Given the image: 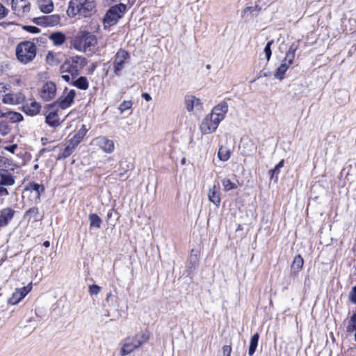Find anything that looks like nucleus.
Returning <instances> with one entry per match:
<instances>
[{
  "label": "nucleus",
  "instance_id": "obj_1",
  "mask_svg": "<svg viewBox=\"0 0 356 356\" xmlns=\"http://www.w3.org/2000/svg\"><path fill=\"white\" fill-rule=\"evenodd\" d=\"M95 12V3L92 0H71L67 13L70 17L76 15L89 17Z\"/></svg>",
  "mask_w": 356,
  "mask_h": 356
},
{
  "label": "nucleus",
  "instance_id": "obj_2",
  "mask_svg": "<svg viewBox=\"0 0 356 356\" xmlns=\"http://www.w3.org/2000/svg\"><path fill=\"white\" fill-rule=\"evenodd\" d=\"M149 337V332L145 330L136 333L132 337L126 338L120 350L121 355L124 356L131 353L136 349L146 343Z\"/></svg>",
  "mask_w": 356,
  "mask_h": 356
},
{
  "label": "nucleus",
  "instance_id": "obj_3",
  "mask_svg": "<svg viewBox=\"0 0 356 356\" xmlns=\"http://www.w3.org/2000/svg\"><path fill=\"white\" fill-rule=\"evenodd\" d=\"M97 44L96 36L88 31H81L72 40V46L77 51L86 52Z\"/></svg>",
  "mask_w": 356,
  "mask_h": 356
},
{
  "label": "nucleus",
  "instance_id": "obj_4",
  "mask_svg": "<svg viewBox=\"0 0 356 356\" xmlns=\"http://www.w3.org/2000/svg\"><path fill=\"white\" fill-rule=\"evenodd\" d=\"M36 46L30 41L22 42L16 48V56L24 64L32 61L36 56Z\"/></svg>",
  "mask_w": 356,
  "mask_h": 356
},
{
  "label": "nucleus",
  "instance_id": "obj_5",
  "mask_svg": "<svg viewBox=\"0 0 356 356\" xmlns=\"http://www.w3.org/2000/svg\"><path fill=\"white\" fill-rule=\"evenodd\" d=\"M125 9L126 6L122 3L111 7L104 18V24L108 26L115 24L123 16Z\"/></svg>",
  "mask_w": 356,
  "mask_h": 356
},
{
  "label": "nucleus",
  "instance_id": "obj_6",
  "mask_svg": "<svg viewBox=\"0 0 356 356\" xmlns=\"http://www.w3.org/2000/svg\"><path fill=\"white\" fill-rule=\"evenodd\" d=\"M130 58L129 52L123 49H120L114 56L113 72L114 74L120 76L124 67L125 64Z\"/></svg>",
  "mask_w": 356,
  "mask_h": 356
},
{
  "label": "nucleus",
  "instance_id": "obj_7",
  "mask_svg": "<svg viewBox=\"0 0 356 356\" xmlns=\"http://www.w3.org/2000/svg\"><path fill=\"white\" fill-rule=\"evenodd\" d=\"M86 63L84 57L76 56L72 58L71 64H65L63 68H67L72 75H78L79 70L83 69Z\"/></svg>",
  "mask_w": 356,
  "mask_h": 356
},
{
  "label": "nucleus",
  "instance_id": "obj_8",
  "mask_svg": "<svg viewBox=\"0 0 356 356\" xmlns=\"http://www.w3.org/2000/svg\"><path fill=\"white\" fill-rule=\"evenodd\" d=\"M219 123L217 120L209 114L203 119L200 124L201 132L203 134H211L216 130Z\"/></svg>",
  "mask_w": 356,
  "mask_h": 356
},
{
  "label": "nucleus",
  "instance_id": "obj_9",
  "mask_svg": "<svg viewBox=\"0 0 356 356\" xmlns=\"http://www.w3.org/2000/svg\"><path fill=\"white\" fill-rule=\"evenodd\" d=\"M75 95L76 93L74 90L66 88L55 104H58L61 108L65 109L73 103Z\"/></svg>",
  "mask_w": 356,
  "mask_h": 356
},
{
  "label": "nucleus",
  "instance_id": "obj_10",
  "mask_svg": "<svg viewBox=\"0 0 356 356\" xmlns=\"http://www.w3.org/2000/svg\"><path fill=\"white\" fill-rule=\"evenodd\" d=\"M11 6L14 13L18 16H24L30 11L29 0H13Z\"/></svg>",
  "mask_w": 356,
  "mask_h": 356
},
{
  "label": "nucleus",
  "instance_id": "obj_11",
  "mask_svg": "<svg viewBox=\"0 0 356 356\" xmlns=\"http://www.w3.org/2000/svg\"><path fill=\"white\" fill-rule=\"evenodd\" d=\"M95 145L106 154L112 153L115 149L114 142L106 136H99L94 139Z\"/></svg>",
  "mask_w": 356,
  "mask_h": 356
},
{
  "label": "nucleus",
  "instance_id": "obj_12",
  "mask_svg": "<svg viewBox=\"0 0 356 356\" xmlns=\"http://www.w3.org/2000/svg\"><path fill=\"white\" fill-rule=\"evenodd\" d=\"M56 93V86L52 81L45 83L40 90V96L44 101L54 99Z\"/></svg>",
  "mask_w": 356,
  "mask_h": 356
},
{
  "label": "nucleus",
  "instance_id": "obj_13",
  "mask_svg": "<svg viewBox=\"0 0 356 356\" xmlns=\"http://www.w3.org/2000/svg\"><path fill=\"white\" fill-rule=\"evenodd\" d=\"M34 22L40 26H53L60 22V17L57 15L38 17L35 18Z\"/></svg>",
  "mask_w": 356,
  "mask_h": 356
},
{
  "label": "nucleus",
  "instance_id": "obj_14",
  "mask_svg": "<svg viewBox=\"0 0 356 356\" xmlns=\"http://www.w3.org/2000/svg\"><path fill=\"white\" fill-rule=\"evenodd\" d=\"M25 96L22 92H7L3 95L2 102L6 104L16 105L22 103Z\"/></svg>",
  "mask_w": 356,
  "mask_h": 356
},
{
  "label": "nucleus",
  "instance_id": "obj_15",
  "mask_svg": "<svg viewBox=\"0 0 356 356\" xmlns=\"http://www.w3.org/2000/svg\"><path fill=\"white\" fill-rule=\"evenodd\" d=\"M185 106L188 112L194 110L201 111L202 108V103L200 99L193 95H187L185 97Z\"/></svg>",
  "mask_w": 356,
  "mask_h": 356
},
{
  "label": "nucleus",
  "instance_id": "obj_16",
  "mask_svg": "<svg viewBox=\"0 0 356 356\" xmlns=\"http://www.w3.org/2000/svg\"><path fill=\"white\" fill-rule=\"evenodd\" d=\"M228 110V106L226 102H221L216 106L211 111L210 115L213 116L219 122L224 120L225 114Z\"/></svg>",
  "mask_w": 356,
  "mask_h": 356
},
{
  "label": "nucleus",
  "instance_id": "obj_17",
  "mask_svg": "<svg viewBox=\"0 0 356 356\" xmlns=\"http://www.w3.org/2000/svg\"><path fill=\"white\" fill-rule=\"evenodd\" d=\"M22 108L26 114L34 116L40 112L41 106L36 101L30 99L25 102Z\"/></svg>",
  "mask_w": 356,
  "mask_h": 356
},
{
  "label": "nucleus",
  "instance_id": "obj_18",
  "mask_svg": "<svg viewBox=\"0 0 356 356\" xmlns=\"http://www.w3.org/2000/svg\"><path fill=\"white\" fill-rule=\"evenodd\" d=\"M15 211L10 207L2 209L0 212V226H6L10 221Z\"/></svg>",
  "mask_w": 356,
  "mask_h": 356
},
{
  "label": "nucleus",
  "instance_id": "obj_19",
  "mask_svg": "<svg viewBox=\"0 0 356 356\" xmlns=\"http://www.w3.org/2000/svg\"><path fill=\"white\" fill-rule=\"evenodd\" d=\"M46 122L51 127H58L60 124V118L56 111H49L46 115Z\"/></svg>",
  "mask_w": 356,
  "mask_h": 356
},
{
  "label": "nucleus",
  "instance_id": "obj_20",
  "mask_svg": "<svg viewBox=\"0 0 356 356\" xmlns=\"http://www.w3.org/2000/svg\"><path fill=\"white\" fill-rule=\"evenodd\" d=\"M303 264L304 261L302 257L299 254L296 256L291 266V274L296 276L302 269Z\"/></svg>",
  "mask_w": 356,
  "mask_h": 356
},
{
  "label": "nucleus",
  "instance_id": "obj_21",
  "mask_svg": "<svg viewBox=\"0 0 356 356\" xmlns=\"http://www.w3.org/2000/svg\"><path fill=\"white\" fill-rule=\"evenodd\" d=\"M0 184L5 186H13L15 184L14 177L6 170L0 172Z\"/></svg>",
  "mask_w": 356,
  "mask_h": 356
},
{
  "label": "nucleus",
  "instance_id": "obj_22",
  "mask_svg": "<svg viewBox=\"0 0 356 356\" xmlns=\"http://www.w3.org/2000/svg\"><path fill=\"white\" fill-rule=\"evenodd\" d=\"M208 197L209 201L216 206H218L220 204L221 199L220 197V193L216 186H213L212 188L209 189Z\"/></svg>",
  "mask_w": 356,
  "mask_h": 356
},
{
  "label": "nucleus",
  "instance_id": "obj_23",
  "mask_svg": "<svg viewBox=\"0 0 356 356\" xmlns=\"http://www.w3.org/2000/svg\"><path fill=\"white\" fill-rule=\"evenodd\" d=\"M49 38L54 44L57 46L63 44L66 40V36L62 32H54L49 35Z\"/></svg>",
  "mask_w": 356,
  "mask_h": 356
},
{
  "label": "nucleus",
  "instance_id": "obj_24",
  "mask_svg": "<svg viewBox=\"0 0 356 356\" xmlns=\"http://www.w3.org/2000/svg\"><path fill=\"white\" fill-rule=\"evenodd\" d=\"M83 130H80L72 138H71L69 141V143L71 145H73L74 147L76 148V147L79 144V143L81 141V140L83 138V137L86 135V129L85 128V125L82 126Z\"/></svg>",
  "mask_w": 356,
  "mask_h": 356
},
{
  "label": "nucleus",
  "instance_id": "obj_25",
  "mask_svg": "<svg viewBox=\"0 0 356 356\" xmlns=\"http://www.w3.org/2000/svg\"><path fill=\"white\" fill-rule=\"evenodd\" d=\"M346 330L348 334L354 333L355 341L356 342V313L350 316Z\"/></svg>",
  "mask_w": 356,
  "mask_h": 356
},
{
  "label": "nucleus",
  "instance_id": "obj_26",
  "mask_svg": "<svg viewBox=\"0 0 356 356\" xmlns=\"http://www.w3.org/2000/svg\"><path fill=\"white\" fill-rule=\"evenodd\" d=\"M39 6L40 10L44 13H49L54 10V3L51 0H40Z\"/></svg>",
  "mask_w": 356,
  "mask_h": 356
},
{
  "label": "nucleus",
  "instance_id": "obj_27",
  "mask_svg": "<svg viewBox=\"0 0 356 356\" xmlns=\"http://www.w3.org/2000/svg\"><path fill=\"white\" fill-rule=\"evenodd\" d=\"M2 117L9 119L12 122H19L23 120V115L17 112L9 111L1 114Z\"/></svg>",
  "mask_w": 356,
  "mask_h": 356
},
{
  "label": "nucleus",
  "instance_id": "obj_28",
  "mask_svg": "<svg viewBox=\"0 0 356 356\" xmlns=\"http://www.w3.org/2000/svg\"><path fill=\"white\" fill-rule=\"evenodd\" d=\"M72 85L83 90H87L89 86L88 79L85 76H80L79 78L74 79Z\"/></svg>",
  "mask_w": 356,
  "mask_h": 356
},
{
  "label": "nucleus",
  "instance_id": "obj_29",
  "mask_svg": "<svg viewBox=\"0 0 356 356\" xmlns=\"http://www.w3.org/2000/svg\"><path fill=\"white\" fill-rule=\"evenodd\" d=\"M259 338V336L258 333H255L251 337L250 342L249 350H248V354H249L250 356H252L254 354L255 350H256L257 347Z\"/></svg>",
  "mask_w": 356,
  "mask_h": 356
},
{
  "label": "nucleus",
  "instance_id": "obj_30",
  "mask_svg": "<svg viewBox=\"0 0 356 356\" xmlns=\"http://www.w3.org/2000/svg\"><path fill=\"white\" fill-rule=\"evenodd\" d=\"M75 147L70 143L62 150L58 156L57 159H64L70 156L74 151Z\"/></svg>",
  "mask_w": 356,
  "mask_h": 356
},
{
  "label": "nucleus",
  "instance_id": "obj_31",
  "mask_svg": "<svg viewBox=\"0 0 356 356\" xmlns=\"http://www.w3.org/2000/svg\"><path fill=\"white\" fill-rule=\"evenodd\" d=\"M283 166H284V160H281L273 169L269 170L268 173L270 175V179H275V181H277L278 174L280 173V169Z\"/></svg>",
  "mask_w": 356,
  "mask_h": 356
},
{
  "label": "nucleus",
  "instance_id": "obj_32",
  "mask_svg": "<svg viewBox=\"0 0 356 356\" xmlns=\"http://www.w3.org/2000/svg\"><path fill=\"white\" fill-rule=\"evenodd\" d=\"M90 226L95 228H100L102 225L101 218L96 213L89 215Z\"/></svg>",
  "mask_w": 356,
  "mask_h": 356
},
{
  "label": "nucleus",
  "instance_id": "obj_33",
  "mask_svg": "<svg viewBox=\"0 0 356 356\" xmlns=\"http://www.w3.org/2000/svg\"><path fill=\"white\" fill-rule=\"evenodd\" d=\"M218 156L220 161H226L230 157V151L227 147L221 146L219 148Z\"/></svg>",
  "mask_w": 356,
  "mask_h": 356
},
{
  "label": "nucleus",
  "instance_id": "obj_34",
  "mask_svg": "<svg viewBox=\"0 0 356 356\" xmlns=\"http://www.w3.org/2000/svg\"><path fill=\"white\" fill-rule=\"evenodd\" d=\"M287 70L288 68L286 64H281L275 72L274 76L276 79L281 81L284 79V74Z\"/></svg>",
  "mask_w": 356,
  "mask_h": 356
},
{
  "label": "nucleus",
  "instance_id": "obj_35",
  "mask_svg": "<svg viewBox=\"0 0 356 356\" xmlns=\"http://www.w3.org/2000/svg\"><path fill=\"white\" fill-rule=\"evenodd\" d=\"M22 299V296L19 294V291L16 289L12 296L8 300V303L14 305L17 304Z\"/></svg>",
  "mask_w": 356,
  "mask_h": 356
},
{
  "label": "nucleus",
  "instance_id": "obj_36",
  "mask_svg": "<svg viewBox=\"0 0 356 356\" xmlns=\"http://www.w3.org/2000/svg\"><path fill=\"white\" fill-rule=\"evenodd\" d=\"M299 47V42H293L289 48V50L286 51V55L289 56V58L293 57L295 58L296 51Z\"/></svg>",
  "mask_w": 356,
  "mask_h": 356
},
{
  "label": "nucleus",
  "instance_id": "obj_37",
  "mask_svg": "<svg viewBox=\"0 0 356 356\" xmlns=\"http://www.w3.org/2000/svg\"><path fill=\"white\" fill-rule=\"evenodd\" d=\"M29 187L30 189H32L37 192L38 198L42 193L44 192V186L42 184H39L35 182L30 183L29 184Z\"/></svg>",
  "mask_w": 356,
  "mask_h": 356
},
{
  "label": "nucleus",
  "instance_id": "obj_38",
  "mask_svg": "<svg viewBox=\"0 0 356 356\" xmlns=\"http://www.w3.org/2000/svg\"><path fill=\"white\" fill-rule=\"evenodd\" d=\"M10 131V128L8 122L5 121L0 122V134L3 136L8 135Z\"/></svg>",
  "mask_w": 356,
  "mask_h": 356
},
{
  "label": "nucleus",
  "instance_id": "obj_39",
  "mask_svg": "<svg viewBox=\"0 0 356 356\" xmlns=\"http://www.w3.org/2000/svg\"><path fill=\"white\" fill-rule=\"evenodd\" d=\"M222 184L223 189L227 191L236 188V185L229 179H222Z\"/></svg>",
  "mask_w": 356,
  "mask_h": 356
},
{
  "label": "nucleus",
  "instance_id": "obj_40",
  "mask_svg": "<svg viewBox=\"0 0 356 356\" xmlns=\"http://www.w3.org/2000/svg\"><path fill=\"white\" fill-rule=\"evenodd\" d=\"M133 102L131 100L124 101L119 106V110L121 113H123L132 107Z\"/></svg>",
  "mask_w": 356,
  "mask_h": 356
},
{
  "label": "nucleus",
  "instance_id": "obj_41",
  "mask_svg": "<svg viewBox=\"0 0 356 356\" xmlns=\"http://www.w3.org/2000/svg\"><path fill=\"white\" fill-rule=\"evenodd\" d=\"M39 213V210L37 207H32L29 209L25 213V217L29 218V219L31 218H35Z\"/></svg>",
  "mask_w": 356,
  "mask_h": 356
},
{
  "label": "nucleus",
  "instance_id": "obj_42",
  "mask_svg": "<svg viewBox=\"0 0 356 356\" xmlns=\"http://www.w3.org/2000/svg\"><path fill=\"white\" fill-rule=\"evenodd\" d=\"M32 289V284L29 283L27 286H24L22 288L17 289L18 291H19V294L22 296V298H24Z\"/></svg>",
  "mask_w": 356,
  "mask_h": 356
},
{
  "label": "nucleus",
  "instance_id": "obj_43",
  "mask_svg": "<svg viewBox=\"0 0 356 356\" xmlns=\"http://www.w3.org/2000/svg\"><path fill=\"white\" fill-rule=\"evenodd\" d=\"M273 42V40L268 41L264 48V53H265V55H266V59L268 61L270 59V57H271L272 52H271L270 47H271Z\"/></svg>",
  "mask_w": 356,
  "mask_h": 356
},
{
  "label": "nucleus",
  "instance_id": "obj_44",
  "mask_svg": "<svg viewBox=\"0 0 356 356\" xmlns=\"http://www.w3.org/2000/svg\"><path fill=\"white\" fill-rule=\"evenodd\" d=\"M88 291L91 296L97 295L101 291V287L97 284H92L89 286Z\"/></svg>",
  "mask_w": 356,
  "mask_h": 356
},
{
  "label": "nucleus",
  "instance_id": "obj_45",
  "mask_svg": "<svg viewBox=\"0 0 356 356\" xmlns=\"http://www.w3.org/2000/svg\"><path fill=\"white\" fill-rule=\"evenodd\" d=\"M10 165V160L3 156H0V169L3 170Z\"/></svg>",
  "mask_w": 356,
  "mask_h": 356
},
{
  "label": "nucleus",
  "instance_id": "obj_46",
  "mask_svg": "<svg viewBox=\"0 0 356 356\" xmlns=\"http://www.w3.org/2000/svg\"><path fill=\"white\" fill-rule=\"evenodd\" d=\"M67 71H68V73L69 74H63L62 75V78L66 81L67 82H70L72 83V84L73 83V81L74 80V77L76 76V75H72L70 71L65 68Z\"/></svg>",
  "mask_w": 356,
  "mask_h": 356
},
{
  "label": "nucleus",
  "instance_id": "obj_47",
  "mask_svg": "<svg viewBox=\"0 0 356 356\" xmlns=\"http://www.w3.org/2000/svg\"><path fill=\"white\" fill-rule=\"evenodd\" d=\"M294 60V58L291 57L289 58V56L285 55L284 58L282 60V63L281 64H286L287 66V68L289 69V67L293 64Z\"/></svg>",
  "mask_w": 356,
  "mask_h": 356
},
{
  "label": "nucleus",
  "instance_id": "obj_48",
  "mask_svg": "<svg viewBox=\"0 0 356 356\" xmlns=\"http://www.w3.org/2000/svg\"><path fill=\"white\" fill-rule=\"evenodd\" d=\"M8 10L1 3H0V19L8 15Z\"/></svg>",
  "mask_w": 356,
  "mask_h": 356
},
{
  "label": "nucleus",
  "instance_id": "obj_49",
  "mask_svg": "<svg viewBox=\"0 0 356 356\" xmlns=\"http://www.w3.org/2000/svg\"><path fill=\"white\" fill-rule=\"evenodd\" d=\"M222 355L223 356H231L232 347L228 345L222 346Z\"/></svg>",
  "mask_w": 356,
  "mask_h": 356
},
{
  "label": "nucleus",
  "instance_id": "obj_50",
  "mask_svg": "<svg viewBox=\"0 0 356 356\" xmlns=\"http://www.w3.org/2000/svg\"><path fill=\"white\" fill-rule=\"evenodd\" d=\"M350 300L356 304V286L352 289L350 293Z\"/></svg>",
  "mask_w": 356,
  "mask_h": 356
},
{
  "label": "nucleus",
  "instance_id": "obj_51",
  "mask_svg": "<svg viewBox=\"0 0 356 356\" xmlns=\"http://www.w3.org/2000/svg\"><path fill=\"white\" fill-rule=\"evenodd\" d=\"M17 144H13L12 145H10V146H6V147H3V149L9 152H11L13 154L15 153V151L17 149Z\"/></svg>",
  "mask_w": 356,
  "mask_h": 356
},
{
  "label": "nucleus",
  "instance_id": "obj_52",
  "mask_svg": "<svg viewBox=\"0 0 356 356\" xmlns=\"http://www.w3.org/2000/svg\"><path fill=\"white\" fill-rule=\"evenodd\" d=\"M8 90V88H7V86L3 83H0V96L4 95L6 92Z\"/></svg>",
  "mask_w": 356,
  "mask_h": 356
},
{
  "label": "nucleus",
  "instance_id": "obj_53",
  "mask_svg": "<svg viewBox=\"0 0 356 356\" xmlns=\"http://www.w3.org/2000/svg\"><path fill=\"white\" fill-rule=\"evenodd\" d=\"M4 185L0 184V197L8 195V190L4 187Z\"/></svg>",
  "mask_w": 356,
  "mask_h": 356
},
{
  "label": "nucleus",
  "instance_id": "obj_54",
  "mask_svg": "<svg viewBox=\"0 0 356 356\" xmlns=\"http://www.w3.org/2000/svg\"><path fill=\"white\" fill-rule=\"evenodd\" d=\"M26 30L31 33H36L40 32V29L35 26H29L26 27Z\"/></svg>",
  "mask_w": 356,
  "mask_h": 356
},
{
  "label": "nucleus",
  "instance_id": "obj_55",
  "mask_svg": "<svg viewBox=\"0 0 356 356\" xmlns=\"http://www.w3.org/2000/svg\"><path fill=\"white\" fill-rule=\"evenodd\" d=\"M142 97L147 102H150L152 99L149 94L144 92L142 94Z\"/></svg>",
  "mask_w": 356,
  "mask_h": 356
},
{
  "label": "nucleus",
  "instance_id": "obj_56",
  "mask_svg": "<svg viewBox=\"0 0 356 356\" xmlns=\"http://www.w3.org/2000/svg\"><path fill=\"white\" fill-rule=\"evenodd\" d=\"M111 297H112V293H111V292H110L109 293H108V295H107V296H106V301L107 302H109V301H110V298H111Z\"/></svg>",
  "mask_w": 356,
  "mask_h": 356
},
{
  "label": "nucleus",
  "instance_id": "obj_57",
  "mask_svg": "<svg viewBox=\"0 0 356 356\" xmlns=\"http://www.w3.org/2000/svg\"><path fill=\"white\" fill-rule=\"evenodd\" d=\"M191 261H193L195 263L197 261V255H191Z\"/></svg>",
  "mask_w": 356,
  "mask_h": 356
},
{
  "label": "nucleus",
  "instance_id": "obj_58",
  "mask_svg": "<svg viewBox=\"0 0 356 356\" xmlns=\"http://www.w3.org/2000/svg\"><path fill=\"white\" fill-rule=\"evenodd\" d=\"M43 245L46 248H49L50 246V243L48 241H46L43 243Z\"/></svg>",
  "mask_w": 356,
  "mask_h": 356
},
{
  "label": "nucleus",
  "instance_id": "obj_59",
  "mask_svg": "<svg viewBox=\"0 0 356 356\" xmlns=\"http://www.w3.org/2000/svg\"><path fill=\"white\" fill-rule=\"evenodd\" d=\"M33 168H34V170H37V169H38L39 165L38 164H35Z\"/></svg>",
  "mask_w": 356,
  "mask_h": 356
},
{
  "label": "nucleus",
  "instance_id": "obj_60",
  "mask_svg": "<svg viewBox=\"0 0 356 356\" xmlns=\"http://www.w3.org/2000/svg\"><path fill=\"white\" fill-rule=\"evenodd\" d=\"M3 2L5 3H9L10 1V0H2ZM13 0H11L12 1Z\"/></svg>",
  "mask_w": 356,
  "mask_h": 356
},
{
  "label": "nucleus",
  "instance_id": "obj_61",
  "mask_svg": "<svg viewBox=\"0 0 356 356\" xmlns=\"http://www.w3.org/2000/svg\"><path fill=\"white\" fill-rule=\"evenodd\" d=\"M181 163H182V164H184V163H185V159H184V158L181 160Z\"/></svg>",
  "mask_w": 356,
  "mask_h": 356
},
{
  "label": "nucleus",
  "instance_id": "obj_62",
  "mask_svg": "<svg viewBox=\"0 0 356 356\" xmlns=\"http://www.w3.org/2000/svg\"><path fill=\"white\" fill-rule=\"evenodd\" d=\"M105 315L109 316V312H108L107 313H105Z\"/></svg>",
  "mask_w": 356,
  "mask_h": 356
},
{
  "label": "nucleus",
  "instance_id": "obj_63",
  "mask_svg": "<svg viewBox=\"0 0 356 356\" xmlns=\"http://www.w3.org/2000/svg\"><path fill=\"white\" fill-rule=\"evenodd\" d=\"M105 315L109 316V312H108L107 313H105Z\"/></svg>",
  "mask_w": 356,
  "mask_h": 356
}]
</instances>
